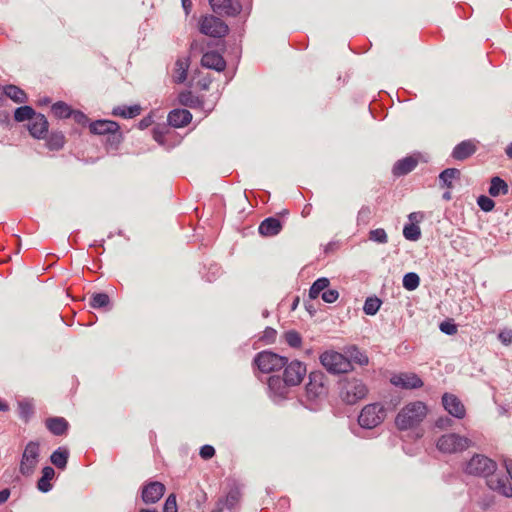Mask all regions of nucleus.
Masks as SVG:
<instances>
[{
	"label": "nucleus",
	"instance_id": "5701e85b",
	"mask_svg": "<svg viewBox=\"0 0 512 512\" xmlns=\"http://www.w3.org/2000/svg\"><path fill=\"white\" fill-rule=\"evenodd\" d=\"M46 428L56 436L64 435L69 427L68 421L63 417H50L45 421Z\"/></svg>",
	"mask_w": 512,
	"mask_h": 512
},
{
	"label": "nucleus",
	"instance_id": "ea45409f",
	"mask_svg": "<svg viewBox=\"0 0 512 512\" xmlns=\"http://www.w3.org/2000/svg\"><path fill=\"white\" fill-rule=\"evenodd\" d=\"M403 235L407 240L417 241L421 236L420 227L413 223L405 225Z\"/></svg>",
	"mask_w": 512,
	"mask_h": 512
},
{
	"label": "nucleus",
	"instance_id": "4468645a",
	"mask_svg": "<svg viewBox=\"0 0 512 512\" xmlns=\"http://www.w3.org/2000/svg\"><path fill=\"white\" fill-rule=\"evenodd\" d=\"M442 403L445 410L452 416L462 419L466 415V409L461 400L453 394L445 393L442 396Z\"/></svg>",
	"mask_w": 512,
	"mask_h": 512
},
{
	"label": "nucleus",
	"instance_id": "0eeeda50",
	"mask_svg": "<svg viewBox=\"0 0 512 512\" xmlns=\"http://www.w3.org/2000/svg\"><path fill=\"white\" fill-rule=\"evenodd\" d=\"M288 362L286 357L271 351H262L254 358V363L262 373H271L282 369Z\"/></svg>",
	"mask_w": 512,
	"mask_h": 512
},
{
	"label": "nucleus",
	"instance_id": "5fc2aeb1",
	"mask_svg": "<svg viewBox=\"0 0 512 512\" xmlns=\"http://www.w3.org/2000/svg\"><path fill=\"white\" fill-rule=\"evenodd\" d=\"M499 340L504 345H510L512 344V330L511 329H504L502 330L498 335Z\"/></svg>",
	"mask_w": 512,
	"mask_h": 512
},
{
	"label": "nucleus",
	"instance_id": "f704fd0d",
	"mask_svg": "<svg viewBox=\"0 0 512 512\" xmlns=\"http://www.w3.org/2000/svg\"><path fill=\"white\" fill-rule=\"evenodd\" d=\"M52 113L57 118H69L72 114V109L65 102L59 101L52 105Z\"/></svg>",
	"mask_w": 512,
	"mask_h": 512
},
{
	"label": "nucleus",
	"instance_id": "37998d69",
	"mask_svg": "<svg viewBox=\"0 0 512 512\" xmlns=\"http://www.w3.org/2000/svg\"><path fill=\"white\" fill-rule=\"evenodd\" d=\"M241 499V492L238 488H232L225 499V505L229 509H233L240 501Z\"/></svg>",
	"mask_w": 512,
	"mask_h": 512
},
{
	"label": "nucleus",
	"instance_id": "3c124183",
	"mask_svg": "<svg viewBox=\"0 0 512 512\" xmlns=\"http://www.w3.org/2000/svg\"><path fill=\"white\" fill-rule=\"evenodd\" d=\"M107 136V143L115 148H117L123 140V136L120 129L117 130L116 132L108 134Z\"/></svg>",
	"mask_w": 512,
	"mask_h": 512
},
{
	"label": "nucleus",
	"instance_id": "774afa93",
	"mask_svg": "<svg viewBox=\"0 0 512 512\" xmlns=\"http://www.w3.org/2000/svg\"><path fill=\"white\" fill-rule=\"evenodd\" d=\"M443 198L446 199V200H450V198H451L450 193L449 192L444 193L443 194Z\"/></svg>",
	"mask_w": 512,
	"mask_h": 512
},
{
	"label": "nucleus",
	"instance_id": "423d86ee",
	"mask_svg": "<svg viewBox=\"0 0 512 512\" xmlns=\"http://www.w3.org/2000/svg\"><path fill=\"white\" fill-rule=\"evenodd\" d=\"M39 457L40 444L35 441L28 442L22 453L19 465L20 473L25 477L31 476L38 465Z\"/></svg>",
	"mask_w": 512,
	"mask_h": 512
},
{
	"label": "nucleus",
	"instance_id": "2f4dec72",
	"mask_svg": "<svg viewBox=\"0 0 512 512\" xmlns=\"http://www.w3.org/2000/svg\"><path fill=\"white\" fill-rule=\"evenodd\" d=\"M461 175L460 170L456 168H447L443 170L439 175V180L447 188H452V180L459 179Z\"/></svg>",
	"mask_w": 512,
	"mask_h": 512
},
{
	"label": "nucleus",
	"instance_id": "79ce46f5",
	"mask_svg": "<svg viewBox=\"0 0 512 512\" xmlns=\"http://www.w3.org/2000/svg\"><path fill=\"white\" fill-rule=\"evenodd\" d=\"M284 339H285L286 343L292 348H299L302 344V337L295 330H290V331L286 332L284 334Z\"/></svg>",
	"mask_w": 512,
	"mask_h": 512
},
{
	"label": "nucleus",
	"instance_id": "ddd939ff",
	"mask_svg": "<svg viewBox=\"0 0 512 512\" xmlns=\"http://www.w3.org/2000/svg\"><path fill=\"white\" fill-rule=\"evenodd\" d=\"M487 486L497 493L512 497V485L504 474L494 472L486 479Z\"/></svg>",
	"mask_w": 512,
	"mask_h": 512
},
{
	"label": "nucleus",
	"instance_id": "c85d7f7f",
	"mask_svg": "<svg viewBox=\"0 0 512 512\" xmlns=\"http://www.w3.org/2000/svg\"><path fill=\"white\" fill-rule=\"evenodd\" d=\"M509 191L508 184L498 176L491 179L489 187V194L492 197H498L500 195H506Z\"/></svg>",
	"mask_w": 512,
	"mask_h": 512
},
{
	"label": "nucleus",
	"instance_id": "09e8293b",
	"mask_svg": "<svg viewBox=\"0 0 512 512\" xmlns=\"http://www.w3.org/2000/svg\"><path fill=\"white\" fill-rule=\"evenodd\" d=\"M168 132V129L166 127H155L153 128V131H152V134H153V139L159 143L160 145H164L165 144V136Z\"/></svg>",
	"mask_w": 512,
	"mask_h": 512
},
{
	"label": "nucleus",
	"instance_id": "cd10ccee",
	"mask_svg": "<svg viewBox=\"0 0 512 512\" xmlns=\"http://www.w3.org/2000/svg\"><path fill=\"white\" fill-rule=\"evenodd\" d=\"M141 113V107L139 105L132 106H117L112 110V115L122 118H134Z\"/></svg>",
	"mask_w": 512,
	"mask_h": 512
},
{
	"label": "nucleus",
	"instance_id": "49530a36",
	"mask_svg": "<svg viewBox=\"0 0 512 512\" xmlns=\"http://www.w3.org/2000/svg\"><path fill=\"white\" fill-rule=\"evenodd\" d=\"M369 239L381 244L388 242L387 233L382 228L371 230L369 233Z\"/></svg>",
	"mask_w": 512,
	"mask_h": 512
},
{
	"label": "nucleus",
	"instance_id": "72a5a7b5",
	"mask_svg": "<svg viewBox=\"0 0 512 512\" xmlns=\"http://www.w3.org/2000/svg\"><path fill=\"white\" fill-rule=\"evenodd\" d=\"M35 115H36V113H35L34 109L30 106L25 105V106L18 107L15 110L14 119L17 122H23L26 120H31Z\"/></svg>",
	"mask_w": 512,
	"mask_h": 512
},
{
	"label": "nucleus",
	"instance_id": "6e6d98bb",
	"mask_svg": "<svg viewBox=\"0 0 512 512\" xmlns=\"http://www.w3.org/2000/svg\"><path fill=\"white\" fill-rule=\"evenodd\" d=\"M199 454L203 459L207 460L215 455V449L211 445H204L200 448Z\"/></svg>",
	"mask_w": 512,
	"mask_h": 512
},
{
	"label": "nucleus",
	"instance_id": "f257e3e1",
	"mask_svg": "<svg viewBox=\"0 0 512 512\" xmlns=\"http://www.w3.org/2000/svg\"><path fill=\"white\" fill-rule=\"evenodd\" d=\"M427 415V407L421 401L405 405L395 418V425L399 430H408L419 425Z\"/></svg>",
	"mask_w": 512,
	"mask_h": 512
},
{
	"label": "nucleus",
	"instance_id": "338daca9",
	"mask_svg": "<svg viewBox=\"0 0 512 512\" xmlns=\"http://www.w3.org/2000/svg\"><path fill=\"white\" fill-rule=\"evenodd\" d=\"M149 125V122L146 119L141 120L140 126L141 128L147 127Z\"/></svg>",
	"mask_w": 512,
	"mask_h": 512
},
{
	"label": "nucleus",
	"instance_id": "a19ab883",
	"mask_svg": "<svg viewBox=\"0 0 512 512\" xmlns=\"http://www.w3.org/2000/svg\"><path fill=\"white\" fill-rule=\"evenodd\" d=\"M420 284V278L416 273L410 272L403 277V287L409 291L415 290Z\"/></svg>",
	"mask_w": 512,
	"mask_h": 512
},
{
	"label": "nucleus",
	"instance_id": "f03ea898",
	"mask_svg": "<svg viewBox=\"0 0 512 512\" xmlns=\"http://www.w3.org/2000/svg\"><path fill=\"white\" fill-rule=\"evenodd\" d=\"M368 394V387L358 378H344L339 382V396L341 400L353 405L364 399Z\"/></svg>",
	"mask_w": 512,
	"mask_h": 512
},
{
	"label": "nucleus",
	"instance_id": "052dcab7",
	"mask_svg": "<svg viewBox=\"0 0 512 512\" xmlns=\"http://www.w3.org/2000/svg\"><path fill=\"white\" fill-rule=\"evenodd\" d=\"M10 496V491L8 489H4L0 491V504H3L8 500Z\"/></svg>",
	"mask_w": 512,
	"mask_h": 512
},
{
	"label": "nucleus",
	"instance_id": "4d7b16f0",
	"mask_svg": "<svg viewBox=\"0 0 512 512\" xmlns=\"http://www.w3.org/2000/svg\"><path fill=\"white\" fill-rule=\"evenodd\" d=\"M71 117L73 118V120L80 124V125H86L89 121L88 117L81 111H73L72 110V114H71Z\"/></svg>",
	"mask_w": 512,
	"mask_h": 512
},
{
	"label": "nucleus",
	"instance_id": "f8f14e48",
	"mask_svg": "<svg viewBox=\"0 0 512 512\" xmlns=\"http://www.w3.org/2000/svg\"><path fill=\"white\" fill-rule=\"evenodd\" d=\"M214 13L235 17L240 14L242 5L239 0H208Z\"/></svg>",
	"mask_w": 512,
	"mask_h": 512
},
{
	"label": "nucleus",
	"instance_id": "bb28decb",
	"mask_svg": "<svg viewBox=\"0 0 512 512\" xmlns=\"http://www.w3.org/2000/svg\"><path fill=\"white\" fill-rule=\"evenodd\" d=\"M178 101L182 106L189 107L192 109L201 107L203 101L191 91H183L178 96Z\"/></svg>",
	"mask_w": 512,
	"mask_h": 512
},
{
	"label": "nucleus",
	"instance_id": "393cba45",
	"mask_svg": "<svg viewBox=\"0 0 512 512\" xmlns=\"http://www.w3.org/2000/svg\"><path fill=\"white\" fill-rule=\"evenodd\" d=\"M268 387L276 396L284 397L287 394V387L290 386L285 383L284 377L274 375L269 377Z\"/></svg>",
	"mask_w": 512,
	"mask_h": 512
},
{
	"label": "nucleus",
	"instance_id": "69168bd1",
	"mask_svg": "<svg viewBox=\"0 0 512 512\" xmlns=\"http://www.w3.org/2000/svg\"><path fill=\"white\" fill-rule=\"evenodd\" d=\"M8 405L0 401V411H7Z\"/></svg>",
	"mask_w": 512,
	"mask_h": 512
},
{
	"label": "nucleus",
	"instance_id": "f3484780",
	"mask_svg": "<svg viewBox=\"0 0 512 512\" xmlns=\"http://www.w3.org/2000/svg\"><path fill=\"white\" fill-rule=\"evenodd\" d=\"M165 486L160 482H150L146 486L143 487L142 490V499L145 503H155L157 502L164 494Z\"/></svg>",
	"mask_w": 512,
	"mask_h": 512
},
{
	"label": "nucleus",
	"instance_id": "c03bdc74",
	"mask_svg": "<svg viewBox=\"0 0 512 512\" xmlns=\"http://www.w3.org/2000/svg\"><path fill=\"white\" fill-rule=\"evenodd\" d=\"M34 414V407L29 402H20L19 403V415L20 418L23 419L25 422H28L29 419Z\"/></svg>",
	"mask_w": 512,
	"mask_h": 512
},
{
	"label": "nucleus",
	"instance_id": "6ab92c4d",
	"mask_svg": "<svg viewBox=\"0 0 512 512\" xmlns=\"http://www.w3.org/2000/svg\"><path fill=\"white\" fill-rule=\"evenodd\" d=\"M476 150L477 145L475 141L464 140L454 147L451 155L455 160L463 161L472 156Z\"/></svg>",
	"mask_w": 512,
	"mask_h": 512
},
{
	"label": "nucleus",
	"instance_id": "2eb2a0df",
	"mask_svg": "<svg viewBox=\"0 0 512 512\" xmlns=\"http://www.w3.org/2000/svg\"><path fill=\"white\" fill-rule=\"evenodd\" d=\"M391 383L405 389L419 388L423 385L422 380L414 373H400L391 378Z\"/></svg>",
	"mask_w": 512,
	"mask_h": 512
},
{
	"label": "nucleus",
	"instance_id": "9d476101",
	"mask_svg": "<svg viewBox=\"0 0 512 512\" xmlns=\"http://www.w3.org/2000/svg\"><path fill=\"white\" fill-rule=\"evenodd\" d=\"M327 394L326 376L321 371H313L309 374V382L306 385V395L309 399H317Z\"/></svg>",
	"mask_w": 512,
	"mask_h": 512
},
{
	"label": "nucleus",
	"instance_id": "9b49d317",
	"mask_svg": "<svg viewBox=\"0 0 512 512\" xmlns=\"http://www.w3.org/2000/svg\"><path fill=\"white\" fill-rule=\"evenodd\" d=\"M283 377L289 386L299 385L306 375V365L298 360H293L283 367Z\"/></svg>",
	"mask_w": 512,
	"mask_h": 512
},
{
	"label": "nucleus",
	"instance_id": "473e14b6",
	"mask_svg": "<svg viewBox=\"0 0 512 512\" xmlns=\"http://www.w3.org/2000/svg\"><path fill=\"white\" fill-rule=\"evenodd\" d=\"M330 281L328 278H319L317 279L309 290V297L311 299L318 298L328 287H329Z\"/></svg>",
	"mask_w": 512,
	"mask_h": 512
},
{
	"label": "nucleus",
	"instance_id": "864d4df0",
	"mask_svg": "<svg viewBox=\"0 0 512 512\" xmlns=\"http://www.w3.org/2000/svg\"><path fill=\"white\" fill-rule=\"evenodd\" d=\"M440 330L447 335H454L457 333V326L454 323L444 321L440 324Z\"/></svg>",
	"mask_w": 512,
	"mask_h": 512
},
{
	"label": "nucleus",
	"instance_id": "412c9836",
	"mask_svg": "<svg viewBox=\"0 0 512 512\" xmlns=\"http://www.w3.org/2000/svg\"><path fill=\"white\" fill-rule=\"evenodd\" d=\"M201 65L216 71H223L226 67V62L219 53L211 51L202 56Z\"/></svg>",
	"mask_w": 512,
	"mask_h": 512
},
{
	"label": "nucleus",
	"instance_id": "7ed1b4c3",
	"mask_svg": "<svg viewBox=\"0 0 512 512\" xmlns=\"http://www.w3.org/2000/svg\"><path fill=\"white\" fill-rule=\"evenodd\" d=\"M319 359L323 367L331 374H343L353 370L351 360L334 350L324 351Z\"/></svg>",
	"mask_w": 512,
	"mask_h": 512
},
{
	"label": "nucleus",
	"instance_id": "bf43d9fd",
	"mask_svg": "<svg viewBox=\"0 0 512 512\" xmlns=\"http://www.w3.org/2000/svg\"><path fill=\"white\" fill-rule=\"evenodd\" d=\"M181 2H182V7L185 11V14L189 15V13L191 12V9H192V0H181Z\"/></svg>",
	"mask_w": 512,
	"mask_h": 512
},
{
	"label": "nucleus",
	"instance_id": "4c0bfd02",
	"mask_svg": "<svg viewBox=\"0 0 512 512\" xmlns=\"http://www.w3.org/2000/svg\"><path fill=\"white\" fill-rule=\"evenodd\" d=\"M110 303V298L106 293L93 294L90 299V306L94 309L107 307Z\"/></svg>",
	"mask_w": 512,
	"mask_h": 512
},
{
	"label": "nucleus",
	"instance_id": "4be33fe9",
	"mask_svg": "<svg viewBox=\"0 0 512 512\" xmlns=\"http://www.w3.org/2000/svg\"><path fill=\"white\" fill-rule=\"evenodd\" d=\"M282 230V223L274 217H269L263 220L258 228L259 233L265 237H272L280 233Z\"/></svg>",
	"mask_w": 512,
	"mask_h": 512
},
{
	"label": "nucleus",
	"instance_id": "c756f323",
	"mask_svg": "<svg viewBox=\"0 0 512 512\" xmlns=\"http://www.w3.org/2000/svg\"><path fill=\"white\" fill-rule=\"evenodd\" d=\"M68 457V450L66 448L59 447L51 454L50 460L57 468L64 469L66 468Z\"/></svg>",
	"mask_w": 512,
	"mask_h": 512
},
{
	"label": "nucleus",
	"instance_id": "a211bd4d",
	"mask_svg": "<svg viewBox=\"0 0 512 512\" xmlns=\"http://www.w3.org/2000/svg\"><path fill=\"white\" fill-rule=\"evenodd\" d=\"M168 123L174 128H182L192 121V114L186 109H174L169 112Z\"/></svg>",
	"mask_w": 512,
	"mask_h": 512
},
{
	"label": "nucleus",
	"instance_id": "603ef678",
	"mask_svg": "<svg viewBox=\"0 0 512 512\" xmlns=\"http://www.w3.org/2000/svg\"><path fill=\"white\" fill-rule=\"evenodd\" d=\"M163 512H177L176 496L170 494L164 504Z\"/></svg>",
	"mask_w": 512,
	"mask_h": 512
},
{
	"label": "nucleus",
	"instance_id": "a878e982",
	"mask_svg": "<svg viewBox=\"0 0 512 512\" xmlns=\"http://www.w3.org/2000/svg\"><path fill=\"white\" fill-rule=\"evenodd\" d=\"M55 471L52 467L46 466L42 470V476L37 482V488L43 492H49L52 488L50 481L54 478Z\"/></svg>",
	"mask_w": 512,
	"mask_h": 512
},
{
	"label": "nucleus",
	"instance_id": "6e6552de",
	"mask_svg": "<svg viewBox=\"0 0 512 512\" xmlns=\"http://www.w3.org/2000/svg\"><path fill=\"white\" fill-rule=\"evenodd\" d=\"M199 30L206 36L222 38L227 35L229 28L220 18L214 15H206L202 16L199 21Z\"/></svg>",
	"mask_w": 512,
	"mask_h": 512
},
{
	"label": "nucleus",
	"instance_id": "e433bc0d",
	"mask_svg": "<svg viewBox=\"0 0 512 512\" xmlns=\"http://www.w3.org/2000/svg\"><path fill=\"white\" fill-rule=\"evenodd\" d=\"M64 144L65 136L61 132L52 133L47 140V146L50 150H59Z\"/></svg>",
	"mask_w": 512,
	"mask_h": 512
},
{
	"label": "nucleus",
	"instance_id": "58836bf2",
	"mask_svg": "<svg viewBox=\"0 0 512 512\" xmlns=\"http://www.w3.org/2000/svg\"><path fill=\"white\" fill-rule=\"evenodd\" d=\"M381 301L377 297H369L366 299L363 310L367 315H375L380 309Z\"/></svg>",
	"mask_w": 512,
	"mask_h": 512
},
{
	"label": "nucleus",
	"instance_id": "7c9ffc66",
	"mask_svg": "<svg viewBox=\"0 0 512 512\" xmlns=\"http://www.w3.org/2000/svg\"><path fill=\"white\" fill-rule=\"evenodd\" d=\"M4 94L16 103H25L27 101L26 93L15 85H7L4 88Z\"/></svg>",
	"mask_w": 512,
	"mask_h": 512
},
{
	"label": "nucleus",
	"instance_id": "8fccbe9b",
	"mask_svg": "<svg viewBox=\"0 0 512 512\" xmlns=\"http://www.w3.org/2000/svg\"><path fill=\"white\" fill-rule=\"evenodd\" d=\"M321 298L326 303H334L339 298V292L336 289H326L322 294Z\"/></svg>",
	"mask_w": 512,
	"mask_h": 512
},
{
	"label": "nucleus",
	"instance_id": "a18cd8bd",
	"mask_svg": "<svg viewBox=\"0 0 512 512\" xmlns=\"http://www.w3.org/2000/svg\"><path fill=\"white\" fill-rule=\"evenodd\" d=\"M350 357L355 363L361 366L367 365L369 363L368 356L360 351L357 347H353L351 349Z\"/></svg>",
	"mask_w": 512,
	"mask_h": 512
},
{
	"label": "nucleus",
	"instance_id": "20e7f679",
	"mask_svg": "<svg viewBox=\"0 0 512 512\" xmlns=\"http://www.w3.org/2000/svg\"><path fill=\"white\" fill-rule=\"evenodd\" d=\"M387 412L383 404L371 403L364 406L358 416V423L366 429L379 426L386 418Z\"/></svg>",
	"mask_w": 512,
	"mask_h": 512
},
{
	"label": "nucleus",
	"instance_id": "de8ad7c7",
	"mask_svg": "<svg viewBox=\"0 0 512 512\" xmlns=\"http://www.w3.org/2000/svg\"><path fill=\"white\" fill-rule=\"evenodd\" d=\"M477 204L485 212L492 211L495 206V202L485 195H481L478 197Z\"/></svg>",
	"mask_w": 512,
	"mask_h": 512
},
{
	"label": "nucleus",
	"instance_id": "680f3d73",
	"mask_svg": "<svg viewBox=\"0 0 512 512\" xmlns=\"http://www.w3.org/2000/svg\"><path fill=\"white\" fill-rule=\"evenodd\" d=\"M449 422H450V419H448V418L447 419H439L436 422V425L439 428H444Z\"/></svg>",
	"mask_w": 512,
	"mask_h": 512
},
{
	"label": "nucleus",
	"instance_id": "dca6fc26",
	"mask_svg": "<svg viewBox=\"0 0 512 512\" xmlns=\"http://www.w3.org/2000/svg\"><path fill=\"white\" fill-rule=\"evenodd\" d=\"M49 123L43 114H36L28 124V130L34 138H44L48 132Z\"/></svg>",
	"mask_w": 512,
	"mask_h": 512
},
{
	"label": "nucleus",
	"instance_id": "e2e57ef3",
	"mask_svg": "<svg viewBox=\"0 0 512 512\" xmlns=\"http://www.w3.org/2000/svg\"><path fill=\"white\" fill-rule=\"evenodd\" d=\"M505 467H506V470H507L509 476L512 479V461H506L505 462Z\"/></svg>",
	"mask_w": 512,
	"mask_h": 512
},
{
	"label": "nucleus",
	"instance_id": "c9c22d12",
	"mask_svg": "<svg viewBox=\"0 0 512 512\" xmlns=\"http://www.w3.org/2000/svg\"><path fill=\"white\" fill-rule=\"evenodd\" d=\"M188 63L186 60L178 59L175 63V81L183 83L187 78Z\"/></svg>",
	"mask_w": 512,
	"mask_h": 512
},
{
	"label": "nucleus",
	"instance_id": "b1692460",
	"mask_svg": "<svg viewBox=\"0 0 512 512\" xmlns=\"http://www.w3.org/2000/svg\"><path fill=\"white\" fill-rule=\"evenodd\" d=\"M418 161L412 156L398 160L393 166V174L395 176H403L410 173L416 168Z\"/></svg>",
	"mask_w": 512,
	"mask_h": 512
},
{
	"label": "nucleus",
	"instance_id": "13d9d810",
	"mask_svg": "<svg viewBox=\"0 0 512 512\" xmlns=\"http://www.w3.org/2000/svg\"><path fill=\"white\" fill-rule=\"evenodd\" d=\"M276 330L273 328H266L264 331V338L267 339L269 342H273L276 338Z\"/></svg>",
	"mask_w": 512,
	"mask_h": 512
},
{
	"label": "nucleus",
	"instance_id": "1a4fd4ad",
	"mask_svg": "<svg viewBox=\"0 0 512 512\" xmlns=\"http://www.w3.org/2000/svg\"><path fill=\"white\" fill-rule=\"evenodd\" d=\"M442 453H458L462 452L469 446V440L455 433L442 435L436 444Z\"/></svg>",
	"mask_w": 512,
	"mask_h": 512
},
{
	"label": "nucleus",
	"instance_id": "0e129e2a",
	"mask_svg": "<svg viewBox=\"0 0 512 512\" xmlns=\"http://www.w3.org/2000/svg\"><path fill=\"white\" fill-rule=\"evenodd\" d=\"M506 154L512 159V143L506 148Z\"/></svg>",
	"mask_w": 512,
	"mask_h": 512
},
{
	"label": "nucleus",
	"instance_id": "aec40b11",
	"mask_svg": "<svg viewBox=\"0 0 512 512\" xmlns=\"http://www.w3.org/2000/svg\"><path fill=\"white\" fill-rule=\"evenodd\" d=\"M119 129V124L112 120H96L89 124V131L94 135H108Z\"/></svg>",
	"mask_w": 512,
	"mask_h": 512
},
{
	"label": "nucleus",
	"instance_id": "39448f33",
	"mask_svg": "<svg viewBox=\"0 0 512 512\" xmlns=\"http://www.w3.org/2000/svg\"><path fill=\"white\" fill-rule=\"evenodd\" d=\"M497 463L482 454H475L466 464L465 473L488 478L496 472Z\"/></svg>",
	"mask_w": 512,
	"mask_h": 512
}]
</instances>
